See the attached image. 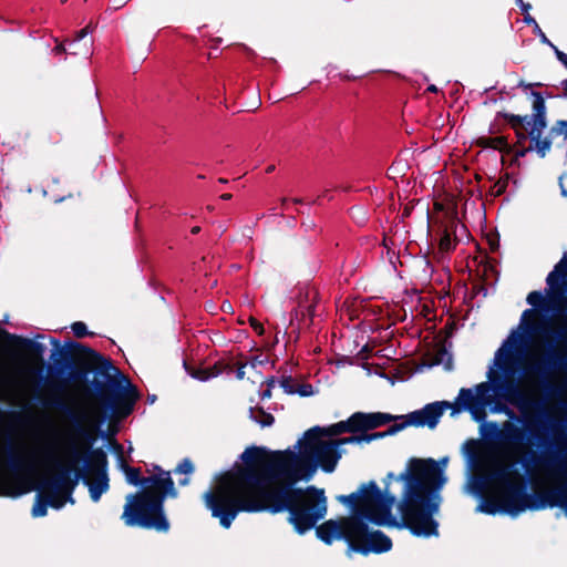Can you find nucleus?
Listing matches in <instances>:
<instances>
[{"label": "nucleus", "instance_id": "cd10ccee", "mask_svg": "<svg viewBox=\"0 0 567 567\" xmlns=\"http://www.w3.org/2000/svg\"><path fill=\"white\" fill-rule=\"evenodd\" d=\"M530 95L533 96V115H545L547 109L544 95L537 91H532Z\"/></svg>", "mask_w": 567, "mask_h": 567}, {"label": "nucleus", "instance_id": "f257e3e1", "mask_svg": "<svg viewBox=\"0 0 567 567\" xmlns=\"http://www.w3.org/2000/svg\"><path fill=\"white\" fill-rule=\"evenodd\" d=\"M318 434L305 432L299 441L300 451H269L264 446H249L240 455L241 465L219 474L216 485L204 494L212 516L228 529L237 515L245 513H288V522L303 535L324 518L328 502L323 488L309 485L318 467L332 473L342 457L331 440L322 441Z\"/></svg>", "mask_w": 567, "mask_h": 567}, {"label": "nucleus", "instance_id": "5701e85b", "mask_svg": "<svg viewBox=\"0 0 567 567\" xmlns=\"http://www.w3.org/2000/svg\"><path fill=\"white\" fill-rule=\"evenodd\" d=\"M394 423L388 427V430L383 432H374V433H362V439L364 443H370L375 440L384 439L390 435H394L400 431H403L404 427L402 425V422L398 423L396 421H393Z\"/></svg>", "mask_w": 567, "mask_h": 567}, {"label": "nucleus", "instance_id": "8fccbe9b", "mask_svg": "<svg viewBox=\"0 0 567 567\" xmlns=\"http://www.w3.org/2000/svg\"><path fill=\"white\" fill-rule=\"evenodd\" d=\"M495 187H497L495 190V196H501L506 190L507 184L498 182L495 184Z\"/></svg>", "mask_w": 567, "mask_h": 567}, {"label": "nucleus", "instance_id": "f704fd0d", "mask_svg": "<svg viewBox=\"0 0 567 567\" xmlns=\"http://www.w3.org/2000/svg\"><path fill=\"white\" fill-rule=\"evenodd\" d=\"M194 464L189 458H184L178 465L175 467L174 473L176 474H192L194 472Z\"/></svg>", "mask_w": 567, "mask_h": 567}, {"label": "nucleus", "instance_id": "c756f323", "mask_svg": "<svg viewBox=\"0 0 567 567\" xmlns=\"http://www.w3.org/2000/svg\"><path fill=\"white\" fill-rule=\"evenodd\" d=\"M184 369L186 372L194 379L199 381H207L209 380V371H207V368H195L187 363V361H184Z\"/></svg>", "mask_w": 567, "mask_h": 567}, {"label": "nucleus", "instance_id": "393cba45", "mask_svg": "<svg viewBox=\"0 0 567 567\" xmlns=\"http://www.w3.org/2000/svg\"><path fill=\"white\" fill-rule=\"evenodd\" d=\"M249 416L262 427L270 426L275 422L274 415L266 412L262 408H250Z\"/></svg>", "mask_w": 567, "mask_h": 567}, {"label": "nucleus", "instance_id": "5fc2aeb1", "mask_svg": "<svg viewBox=\"0 0 567 567\" xmlns=\"http://www.w3.org/2000/svg\"><path fill=\"white\" fill-rule=\"evenodd\" d=\"M519 4H520V10L524 14H527L529 9L532 8L530 3H525L523 2V0H518Z\"/></svg>", "mask_w": 567, "mask_h": 567}, {"label": "nucleus", "instance_id": "7c9ffc66", "mask_svg": "<svg viewBox=\"0 0 567 567\" xmlns=\"http://www.w3.org/2000/svg\"><path fill=\"white\" fill-rule=\"evenodd\" d=\"M527 302L534 308L546 309L547 301L540 291H532L527 296Z\"/></svg>", "mask_w": 567, "mask_h": 567}, {"label": "nucleus", "instance_id": "864d4df0", "mask_svg": "<svg viewBox=\"0 0 567 567\" xmlns=\"http://www.w3.org/2000/svg\"><path fill=\"white\" fill-rule=\"evenodd\" d=\"M53 52H54L55 54H62V53H65V52H66V49H65V47H64V44H63V43H58V44L54 47Z\"/></svg>", "mask_w": 567, "mask_h": 567}, {"label": "nucleus", "instance_id": "58836bf2", "mask_svg": "<svg viewBox=\"0 0 567 567\" xmlns=\"http://www.w3.org/2000/svg\"><path fill=\"white\" fill-rule=\"evenodd\" d=\"M71 329H72L74 336L76 338H80V339L91 334L87 331L86 324L84 322H82V321L73 322L72 326H71Z\"/></svg>", "mask_w": 567, "mask_h": 567}, {"label": "nucleus", "instance_id": "f3484780", "mask_svg": "<svg viewBox=\"0 0 567 567\" xmlns=\"http://www.w3.org/2000/svg\"><path fill=\"white\" fill-rule=\"evenodd\" d=\"M463 453L467 458L470 466L475 467L483 460V443L480 440L470 439L463 444Z\"/></svg>", "mask_w": 567, "mask_h": 567}, {"label": "nucleus", "instance_id": "69168bd1", "mask_svg": "<svg viewBox=\"0 0 567 567\" xmlns=\"http://www.w3.org/2000/svg\"><path fill=\"white\" fill-rule=\"evenodd\" d=\"M561 85H563V89H564V93H563V95H564L565 97H567V80H564V81L561 82Z\"/></svg>", "mask_w": 567, "mask_h": 567}, {"label": "nucleus", "instance_id": "423d86ee", "mask_svg": "<svg viewBox=\"0 0 567 567\" xmlns=\"http://www.w3.org/2000/svg\"><path fill=\"white\" fill-rule=\"evenodd\" d=\"M25 470V458L18 449L11 432L3 435L0 447V496L19 497L27 492L20 474Z\"/></svg>", "mask_w": 567, "mask_h": 567}, {"label": "nucleus", "instance_id": "680f3d73", "mask_svg": "<svg viewBox=\"0 0 567 567\" xmlns=\"http://www.w3.org/2000/svg\"><path fill=\"white\" fill-rule=\"evenodd\" d=\"M548 47L553 49V51H554V53H555V55H556V58H557V59H559L560 53H564V52H563V51H560V50H559V49H558V48H557L553 42H550V43L548 44Z\"/></svg>", "mask_w": 567, "mask_h": 567}, {"label": "nucleus", "instance_id": "ddd939ff", "mask_svg": "<svg viewBox=\"0 0 567 567\" xmlns=\"http://www.w3.org/2000/svg\"><path fill=\"white\" fill-rule=\"evenodd\" d=\"M353 417L357 433H367L368 431L375 430L390 422L403 419V416L384 412H354Z\"/></svg>", "mask_w": 567, "mask_h": 567}, {"label": "nucleus", "instance_id": "09e8293b", "mask_svg": "<svg viewBox=\"0 0 567 567\" xmlns=\"http://www.w3.org/2000/svg\"><path fill=\"white\" fill-rule=\"evenodd\" d=\"M488 245H489V249L492 251H496L499 248V239L498 238H489Z\"/></svg>", "mask_w": 567, "mask_h": 567}, {"label": "nucleus", "instance_id": "f8f14e48", "mask_svg": "<svg viewBox=\"0 0 567 567\" xmlns=\"http://www.w3.org/2000/svg\"><path fill=\"white\" fill-rule=\"evenodd\" d=\"M153 471L154 474H152L151 476H155L159 478L162 482H171L169 487H162V485H158V487H155V489H153V497L158 502L157 512L161 522H163L162 525L164 528V533H167L171 528V524L166 517L164 504L167 497L176 498L178 496V491L175 487V483L171 476L169 471L163 470L159 465H153Z\"/></svg>", "mask_w": 567, "mask_h": 567}, {"label": "nucleus", "instance_id": "de8ad7c7", "mask_svg": "<svg viewBox=\"0 0 567 567\" xmlns=\"http://www.w3.org/2000/svg\"><path fill=\"white\" fill-rule=\"evenodd\" d=\"M130 0H112V9L118 10L123 8Z\"/></svg>", "mask_w": 567, "mask_h": 567}, {"label": "nucleus", "instance_id": "c9c22d12", "mask_svg": "<svg viewBox=\"0 0 567 567\" xmlns=\"http://www.w3.org/2000/svg\"><path fill=\"white\" fill-rule=\"evenodd\" d=\"M551 136L564 135L567 138V121L558 120L550 128Z\"/></svg>", "mask_w": 567, "mask_h": 567}, {"label": "nucleus", "instance_id": "603ef678", "mask_svg": "<svg viewBox=\"0 0 567 567\" xmlns=\"http://www.w3.org/2000/svg\"><path fill=\"white\" fill-rule=\"evenodd\" d=\"M315 308H316V306H315V305H309V306H307V308H306V312H303L302 315H303V316H306V315H307L310 319H312V318H313V316H315Z\"/></svg>", "mask_w": 567, "mask_h": 567}, {"label": "nucleus", "instance_id": "7ed1b4c3", "mask_svg": "<svg viewBox=\"0 0 567 567\" xmlns=\"http://www.w3.org/2000/svg\"><path fill=\"white\" fill-rule=\"evenodd\" d=\"M383 482V489L370 481L357 492L336 498L373 525L405 528L416 537L439 535L433 515L439 511V491L445 477L436 461L411 458L403 473H388Z\"/></svg>", "mask_w": 567, "mask_h": 567}, {"label": "nucleus", "instance_id": "39448f33", "mask_svg": "<svg viewBox=\"0 0 567 567\" xmlns=\"http://www.w3.org/2000/svg\"><path fill=\"white\" fill-rule=\"evenodd\" d=\"M113 449L117 454L121 470L130 485L141 486L142 489L126 495V503L121 519L126 526L141 527L164 533V528L157 512L158 502L153 497V489L162 485L169 487L171 482H162L155 476H142L140 467L130 466L123 457V446L113 441Z\"/></svg>", "mask_w": 567, "mask_h": 567}, {"label": "nucleus", "instance_id": "9d476101", "mask_svg": "<svg viewBox=\"0 0 567 567\" xmlns=\"http://www.w3.org/2000/svg\"><path fill=\"white\" fill-rule=\"evenodd\" d=\"M453 408L449 401H436L425 404L422 409L402 415V425L404 429L408 426L434 429L446 409Z\"/></svg>", "mask_w": 567, "mask_h": 567}, {"label": "nucleus", "instance_id": "412c9836", "mask_svg": "<svg viewBox=\"0 0 567 567\" xmlns=\"http://www.w3.org/2000/svg\"><path fill=\"white\" fill-rule=\"evenodd\" d=\"M443 364L445 371H452L453 365V355L450 353L444 346L440 347L436 353L434 354L431 362L426 363V367L432 368L434 365Z\"/></svg>", "mask_w": 567, "mask_h": 567}, {"label": "nucleus", "instance_id": "473e14b6", "mask_svg": "<svg viewBox=\"0 0 567 567\" xmlns=\"http://www.w3.org/2000/svg\"><path fill=\"white\" fill-rule=\"evenodd\" d=\"M488 405V401H485L483 403H476L473 405L468 412L471 413L472 417L476 422H483L486 417V411L485 408Z\"/></svg>", "mask_w": 567, "mask_h": 567}, {"label": "nucleus", "instance_id": "4be33fe9", "mask_svg": "<svg viewBox=\"0 0 567 567\" xmlns=\"http://www.w3.org/2000/svg\"><path fill=\"white\" fill-rule=\"evenodd\" d=\"M478 511L488 515L503 513V503L499 494L497 496H485L478 505Z\"/></svg>", "mask_w": 567, "mask_h": 567}, {"label": "nucleus", "instance_id": "bf43d9fd", "mask_svg": "<svg viewBox=\"0 0 567 567\" xmlns=\"http://www.w3.org/2000/svg\"><path fill=\"white\" fill-rule=\"evenodd\" d=\"M519 86H522V87H524L526 90V89H529L532 86H542V83H525L524 81H522L519 83Z\"/></svg>", "mask_w": 567, "mask_h": 567}, {"label": "nucleus", "instance_id": "338daca9", "mask_svg": "<svg viewBox=\"0 0 567 567\" xmlns=\"http://www.w3.org/2000/svg\"><path fill=\"white\" fill-rule=\"evenodd\" d=\"M231 197H233V195H231V194H229V193H225V194H223V195L220 196V199H223V200H229Z\"/></svg>", "mask_w": 567, "mask_h": 567}, {"label": "nucleus", "instance_id": "052dcab7", "mask_svg": "<svg viewBox=\"0 0 567 567\" xmlns=\"http://www.w3.org/2000/svg\"><path fill=\"white\" fill-rule=\"evenodd\" d=\"M548 47L553 49V51H554V53H555V55H556V58H557V59H559L560 53H564V52H563V51H560V50H559V49H558V48H557L553 42H550V43L548 44Z\"/></svg>", "mask_w": 567, "mask_h": 567}, {"label": "nucleus", "instance_id": "4468645a", "mask_svg": "<svg viewBox=\"0 0 567 567\" xmlns=\"http://www.w3.org/2000/svg\"><path fill=\"white\" fill-rule=\"evenodd\" d=\"M513 472V464L498 466L488 473L477 476L473 480V488L476 493H482L491 484H497Z\"/></svg>", "mask_w": 567, "mask_h": 567}, {"label": "nucleus", "instance_id": "a878e982", "mask_svg": "<svg viewBox=\"0 0 567 567\" xmlns=\"http://www.w3.org/2000/svg\"><path fill=\"white\" fill-rule=\"evenodd\" d=\"M50 502L47 499L45 495L38 494L35 497V502L32 506L31 514L33 517H43L48 514V507Z\"/></svg>", "mask_w": 567, "mask_h": 567}, {"label": "nucleus", "instance_id": "e433bc0d", "mask_svg": "<svg viewBox=\"0 0 567 567\" xmlns=\"http://www.w3.org/2000/svg\"><path fill=\"white\" fill-rule=\"evenodd\" d=\"M280 386L288 394H296L297 383L292 377H282L280 380Z\"/></svg>", "mask_w": 567, "mask_h": 567}, {"label": "nucleus", "instance_id": "774afa93", "mask_svg": "<svg viewBox=\"0 0 567 567\" xmlns=\"http://www.w3.org/2000/svg\"><path fill=\"white\" fill-rule=\"evenodd\" d=\"M426 90L429 92H432V93H436L437 92V87L434 84L429 85Z\"/></svg>", "mask_w": 567, "mask_h": 567}, {"label": "nucleus", "instance_id": "79ce46f5", "mask_svg": "<svg viewBox=\"0 0 567 567\" xmlns=\"http://www.w3.org/2000/svg\"><path fill=\"white\" fill-rule=\"evenodd\" d=\"M296 393L300 396H310L313 394V388L310 383L297 384Z\"/></svg>", "mask_w": 567, "mask_h": 567}, {"label": "nucleus", "instance_id": "a211bd4d", "mask_svg": "<svg viewBox=\"0 0 567 567\" xmlns=\"http://www.w3.org/2000/svg\"><path fill=\"white\" fill-rule=\"evenodd\" d=\"M476 145L482 148H493L506 154L513 153V146L508 143V140L506 136H497V137H489V136H480L476 140Z\"/></svg>", "mask_w": 567, "mask_h": 567}, {"label": "nucleus", "instance_id": "0e129e2a", "mask_svg": "<svg viewBox=\"0 0 567 567\" xmlns=\"http://www.w3.org/2000/svg\"><path fill=\"white\" fill-rule=\"evenodd\" d=\"M558 61L567 68V54L560 53Z\"/></svg>", "mask_w": 567, "mask_h": 567}, {"label": "nucleus", "instance_id": "a18cd8bd", "mask_svg": "<svg viewBox=\"0 0 567 567\" xmlns=\"http://www.w3.org/2000/svg\"><path fill=\"white\" fill-rule=\"evenodd\" d=\"M534 34L537 35L543 44L548 45L551 41L547 38L539 24H536L533 30Z\"/></svg>", "mask_w": 567, "mask_h": 567}, {"label": "nucleus", "instance_id": "b1692460", "mask_svg": "<svg viewBox=\"0 0 567 567\" xmlns=\"http://www.w3.org/2000/svg\"><path fill=\"white\" fill-rule=\"evenodd\" d=\"M567 276V262L565 264L564 260H561L559 264L555 266V269L548 274L547 276V285L555 289L556 287L560 286V279L565 278Z\"/></svg>", "mask_w": 567, "mask_h": 567}, {"label": "nucleus", "instance_id": "2f4dec72", "mask_svg": "<svg viewBox=\"0 0 567 567\" xmlns=\"http://www.w3.org/2000/svg\"><path fill=\"white\" fill-rule=\"evenodd\" d=\"M532 128L529 133L543 134L544 128L547 126V118L545 115H532L529 116Z\"/></svg>", "mask_w": 567, "mask_h": 567}, {"label": "nucleus", "instance_id": "6ab92c4d", "mask_svg": "<svg viewBox=\"0 0 567 567\" xmlns=\"http://www.w3.org/2000/svg\"><path fill=\"white\" fill-rule=\"evenodd\" d=\"M477 403L475 394L472 389L462 388L460 390L457 400L453 405V411L458 412L461 410L468 411L473 405Z\"/></svg>", "mask_w": 567, "mask_h": 567}, {"label": "nucleus", "instance_id": "9b49d317", "mask_svg": "<svg viewBox=\"0 0 567 567\" xmlns=\"http://www.w3.org/2000/svg\"><path fill=\"white\" fill-rule=\"evenodd\" d=\"M316 527L317 537L326 545H331L334 540L343 539L347 545V555L350 556V542H352V532L348 523V517H343L339 520L329 519L323 522L321 525L317 524Z\"/></svg>", "mask_w": 567, "mask_h": 567}, {"label": "nucleus", "instance_id": "f03ea898", "mask_svg": "<svg viewBox=\"0 0 567 567\" xmlns=\"http://www.w3.org/2000/svg\"><path fill=\"white\" fill-rule=\"evenodd\" d=\"M53 346L44 381L47 396H37L45 409L60 412L71 424L72 432L84 447L82 452L72 446L73 463L83 461L74 471L72 480H81L87 486L94 503L110 488L107 454L102 447L92 445L103 435L102 425L126 419L134 411L140 392L127 377L94 349L81 342L50 339Z\"/></svg>", "mask_w": 567, "mask_h": 567}, {"label": "nucleus", "instance_id": "dca6fc26", "mask_svg": "<svg viewBox=\"0 0 567 567\" xmlns=\"http://www.w3.org/2000/svg\"><path fill=\"white\" fill-rule=\"evenodd\" d=\"M543 134L529 133L530 145L515 151V157H524L530 151H536L539 157L544 158L551 148L550 137H542Z\"/></svg>", "mask_w": 567, "mask_h": 567}, {"label": "nucleus", "instance_id": "3c124183", "mask_svg": "<svg viewBox=\"0 0 567 567\" xmlns=\"http://www.w3.org/2000/svg\"><path fill=\"white\" fill-rule=\"evenodd\" d=\"M524 22L533 27H536V24H538L537 21L529 13L524 16Z\"/></svg>", "mask_w": 567, "mask_h": 567}, {"label": "nucleus", "instance_id": "ea45409f", "mask_svg": "<svg viewBox=\"0 0 567 567\" xmlns=\"http://www.w3.org/2000/svg\"><path fill=\"white\" fill-rule=\"evenodd\" d=\"M494 412H504L506 415H508V417L511 420H517V421H520V419L517 417V415L515 414V412L513 410H511L507 405L505 404H502V403H496L494 409H493Z\"/></svg>", "mask_w": 567, "mask_h": 567}, {"label": "nucleus", "instance_id": "aec40b11", "mask_svg": "<svg viewBox=\"0 0 567 567\" xmlns=\"http://www.w3.org/2000/svg\"><path fill=\"white\" fill-rule=\"evenodd\" d=\"M496 118H503L514 131L524 128L525 124L530 125L529 115H516L506 111H499L496 113Z\"/></svg>", "mask_w": 567, "mask_h": 567}, {"label": "nucleus", "instance_id": "4d7b16f0", "mask_svg": "<svg viewBox=\"0 0 567 567\" xmlns=\"http://www.w3.org/2000/svg\"><path fill=\"white\" fill-rule=\"evenodd\" d=\"M271 389H265L261 393H260V398L261 400H266V399H270L271 398Z\"/></svg>", "mask_w": 567, "mask_h": 567}, {"label": "nucleus", "instance_id": "37998d69", "mask_svg": "<svg viewBox=\"0 0 567 567\" xmlns=\"http://www.w3.org/2000/svg\"><path fill=\"white\" fill-rule=\"evenodd\" d=\"M94 28H95V25H93L92 22H91L85 28H83L80 31H78L75 33V38H74L73 43L84 39L89 33L93 32Z\"/></svg>", "mask_w": 567, "mask_h": 567}, {"label": "nucleus", "instance_id": "49530a36", "mask_svg": "<svg viewBox=\"0 0 567 567\" xmlns=\"http://www.w3.org/2000/svg\"><path fill=\"white\" fill-rule=\"evenodd\" d=\"M246 363H237L236 378L243 380L245 378Z\"/></svg>", "mask_w": 567, "mask_h": 567}, {"label": "nucleus", "instance_id": "e2e57ef3", "mask_svg": "<svg viewBox=\"0 0 567 567\" xmlns=\"http://www.w3.org/2000/svg\"><path fill=\"white\" fill-rule=\"evenodd\" d=\"M352 213H359L361 215V219L364 220L365 219V213L364 210L361 208V207H353L352 209Z\"/></svg>", "mask_w": 567, "mask_h": 567}, {"label": "nucleus", "instance_id": "c03bdc74", "mask_svg": "<svg viewBox=\"0 0 567 567\" xmlns=\"http://www.w3.org/2000/svg\"><path fill=\"white\" fill-rule=\"evenodd\" d=\"M250 327L254 329V331L261 336L265 332L264 326L254 317H249L248 319Z\"/></svg>", "mask_w": 567, "mask_h": 567}, {"label": "nucleus", "instance_id": "13d9d810", "mask_svg": "<svg viewBox=\"0 0 567 567\" xmlns=\"http://www.w3.org/2000/svg\"><path fill=\"white\" fill-rule=\"evenodd\" d=\"M276 384V378L275 377H270L266 380V385H267V389H271L275 386Z\"/></svg>", "mask_w": 567, "mask_h": 567}, {"label": "nucleus", "instance_id": "2eb2a0df", "mask_svg": "<svg viewBox=\"0 0 567 567\" xmlns=\"http://www.w3.org/2000/svg\"><path fill=\"white\" fill-rule=\"evenodd\" d=\"M343 433H352V434L357 433L353 414H351L346 421H340L338 423L331 424L326 427H321V426L317 425V426L309 429L310 435L318 434L320 436L333 437V436H338Z\"/></svg>", "mask_w": 567, "mask_h": 567}, {"label": "nucleus", "instance_id": "6e6552de", "mask_svg": "<svg viewBox=\"0 0 567 567\" xmlns=\"http://www.w3.org/2000/svg\"><path fill=\"white\" fill-rule=\"evenodd\" d=\"M352 542H350V554L359 553L363 556L370 553L383 554L392 548L391 538L381 530H370L368 519L359 512L348 517Z\"/></svg>", "mask_w": 567, "mask_h": 567}, {"label": "nucleus", "instance_id": "6e6d98bb", "mask_svg": "<svg viewBox=\"0 0 567 567\" xmlns=\"http://www.w3.org/2000/svg\"><path fill=\"white\" fill-rule=\"evenodd\" d=\"M302 227H305L306 230L313 229L316 227V224L313 220L302 221Z\"/></svg>", "mask_w": 567, "mask_h": 567}, {"label": "nucleus", "instance_id": "4c0bfd02", "mask_svg": "<svg viewBox=\"0 0 567 567\" xmlns=\"http://www.w3.org/2000/svg\"><path fill=\"white\" fill-rule=\"evenodd\" d=\"M529 316H534L533 309H526L522 315V327L528 333L535 332L537 330L536 324H534L533 322L526 321V318Z\"/></svg>", "mask_w": 567, "mask_h": 567}, {"label": "nucleus", "instance_id": "0eeeda50", "mask_svg": "<svg viewBox=\"0 0 567 567\" xmlns=\"http://www.w3.org/2000/svg\"><path fill=\"white\" fill-rule=\"evenodd\" d=\"M550 334L559 347L548 350L538 360L524 368V373L537 378L540 388L548 394L556 392V388L548 381L549 375L567 368V352L563 349V346L567 344V317L566 323L551 331Z\"/></svg>", "mask_w": 567, "mask_h": 567}, {"label": "nucleus", "instance_id": "c85d7f7f", "mask_svg": "<svg viewBox=\"0 0 567 567\" xmlns=\"http://www.w3.org/2000/svg\"><path fill=\"white\" fill-rule=\"evenodd\" d=\"M207 371H209V378L213 379L224 372L230 373L233 371V364L224 360H218L212 367H208Z\"/></svg>", "mask_w": 567, "mask_h": 567}, {"label": "nucleus", "instance_id": "72a5a7b5", "mask_svg": "<svg viewBox=\"0 0 567 567\" xmlns=\"http://www.w3.org/2000/svg\"><path fill=\"white\" fill-rule=\"evenodd\" d=\"M331 441H332V443L336 444L337 449H340L341 445L354 444V443L360 444L363 442V439H362V433H355L351 436L334 439Z\"/></svg>", "mask_w": 567, "mask_h": 567}, {"label": "nucleus", "instance_id": "a19ab883", "mask_svg": "<svg viewBox=\"0 0 567 567\" xmlns=\"http://www.w3.org/2000/svg\"><path fill=\"white\" fill-rule=\"evenodd\" d=\"M514 132L517 137V142H516L517 148L516 150L524 147V144L529 138V132L527 133L525 127L519 128V131H514Z\"/></svg>", "mask_w": 567, "mask_h": 567}, {"label": "nucleus", "instance_id": "bb28decb", "mask_svg": "<svg viewBox=\"0 0 567 567\" xmlns=\"http://www.w3.org/2000/svg\"><path fill=\"white\" fill-rule=\"evenodd\" d=\"M457 244V239H452L451 233L447 228L443 230V234L439 241V251L440 252H450L455 249Z\"/></svg>", "mask_w": 567, "mask_h": 567}, {"label": "nucleus", "instance_id": "1a4fd4ad", "mask_svg": "<svg viewBox=\"0 0 567 567\" xmlns=\"http://www.w3.org/2000/svg\"><path fill=\"white\" fill-rule=\"evenodd\" d=\"M54 467L58 468V473L53 477L44 480L38 489L48 491L45 497L50 502L49 506L61 509L68 502L74 504L72 493L76 486V480H72L71 468L63 467L56 461H54Z\"/></svg>", "mask_w": 567, "mask_h": 567}, {"label": "nucleus", "instance_id": "20e7f679", "mask_svg": "<svg viewBox=\"0 0 567 567\" xmlns=\"http://www.w3.org/2000/svg\"><path fill=\"white\" fill-rule=\"evenodd\" d=\"M523 343L524 336L517 332H512L504 341L495 353V364L504 377L491 372L488 375L491 383L482 382L475 386L476 401L477 403L488 401V405L492 404L493 396L489 391L493 389L497 396L517 406L523 413V427L511 421L504 422L501 430L494 422L489 423V426L496 431V439L501 443L508 445L526 443L545 449L539 454L533 452L528 460L523 461L527 472H530L532 467L567 468V462L560 455L565 451V437L558 433V423L548 419L543 403L530 399L513 378L517 371V354Z\"/></svg>", "mask_w": 567, "mask_h": 567}]
</instances>
